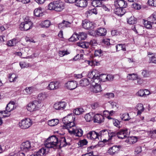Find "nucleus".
<instances>
[{"label": "nucleus", "instance_id": "obj_1", "mask_svg": "<svg viewBox=\"0 0 156 156\" xmlns=\"http://www.w3.org/2000/svg\"><path fill=\"white\" fill-rule=\"evenodd\" d=\"M44 145L49 148H52L54 149L61 148L69 145V143L66 141L65 137H61L58 139L55 136H52L49 137L44 142Z\"/></svg>", "mask_w": 156, "mask_h": 156}, {"label": "nucleus", "instance_id": "obj_2", "mask_svg": "<svg viewBox=\"0 0 156 156\" xmlns=\"http://www.w3.org/2000/svg\"><path fill=\"white\" fill-rule=\"evenodd\" d=\"M64 2L60 1H57L50 3L48 5V9L50 10L60 12L64 9Z\"/></svg>", "mask_w": 156, "mask_h": 156}, {"label": "nucleus", "instance_id": "obj_3", "mask_svg": "<svg viewBox=\"0 0 156 156\" xmlns=\"http://www.w3.org/2000/svg\"><path fill=\"white\" fill-rule=\"evenodd\" d=\"M33 23L29 17L26 16L24 20V22L22 23L20 26V28L22 31H27L31 29Z\"/></svg>", "mask_w": 156, "mask_h": 156}, {"label": "nucleus", "instance_id": "obj_4", "mask_svg": "<svg viewBox=\"0 0 156 156\" xmlns=\"http://www.w3.org/2000/svg\"><path fill=\"white\" fill-rule=\"evenodd\" d=\"M41 102L40 101L35 100L30 103L27 106V110L31 112L38 110L41 106Z\"/></svg>", "mask_w": 156, "mask_h": 156}, {"label": "nucleus", "instance_id": "obj_5", "mask_svg": "<svg viewBox=\"0 0 156 156\" xmlns=\"http://www.w3.org/2000/svg\"><path fill=\"white\" fill-rule=\"evenodd\" d=\"M32 121L29 118L23 119L19 123L20 127L22 129H25L29 128L32 125Z\"/></svg>", "mask_w": 156, "mask_h": 156}, {"label": "nucleus", "instance_id": "obj_6", "mask_svg": "<svg viewBox=\"0 0 156 156\" xmlns=\"http://www.w3.org/2000/svg\"><path fill=\"white\" fill-rule=\"evenodd\" d=\"M99 140L103 142H106L108 140L106 139L108 137L109 132L107 129H104L100 131L98 133Z\"/></svg>", "mask_w": 156, "mask_h": 156}, {"label": "nucleus", "instance_id": "obj_7", "mask_svg": "<svg viewBox=\"0 0 156 156\" xmlns=\"http://www.w3.org/2000/svg\"><path fill=\"white\" fill-rule=\"evenodd\" d=\"M21 150L23 151L27 152L33 150L34 148L32 146L30 142L27 141L23 142L21 146Z\"/></svg>", "mask_w": 156, "mask_h": 156}, {"label": "nucleus", "instance_id": "obj_8", "mask_svg": "<svg viewBox=\"0 0 156 156\" xmlns=\"http://www.w3.org/2000/svg\"><path fill=\"white\" fill-rule=\"evenodd\" d=\"M69 132L71 134L80 137L82 136L83 131L81 129L76 127L73 128L72 130H69Z\"/></svg>", "mask_w": 156, "mask_h": 156}, {"label": "nucleus", "instance_id": "obj_9", "mask_svg": "<svg viewBox=\"0 0 156 156\" xmlns=\"http://www.w3.org/2000/svg\"><path fill=\"white\" fill-rule=\"evenodd\" d=\"M87 137L89 139L96 141L99 140L98 133L94 131H91L87 134Z\"/></svg>", "mask_w": 156, "mask_h": 156}, {"label": "nucleus", "instance_id": "obj_10", "mask_svg": "<svg viewBox=\"0 0 156 156\" xmlns=\"http://www.w3.org/2000/svg\"><path fill=\"white\" fill-rule=\"evenodd\" d=\"M66 103L64 101H61L55 103L54 105V108L57 110H63L66 106Z\"/></svg>", "mask_w": 156, "mask_h": 156}, {"label": "nucleus", "instance_id": "obj_11", "mask_svg": "<svg viewBox=\"0 0 156 156\" xmlns=\"http://www.w3.org/2000/svg\"><path fill=\"white\" fill-rule=\"evenodd\" d=\"M77 83L76 81L72 80L68 82L65 84V87L70 90H73L77 87Z\"/></svg>", "mask_w": 156, "mask_h": 156}, {"label": "nucleus", "instance_id": "obj_12", "mask_svg": "<svg viewBox=\"0 0 156 156\" xmlns=\"http://www.w3.org/2000/svg\"><path fill=\"white\" fill-rule=\"evenodd\" d=\"M128 133L127 129L120 130L117 132V136L119 139H124L128 136Z\"/></svg>", "mask_w": 156, "mask_h": 156}, {"label": "nucleus", "instance_id": "obj_13", "mask_svg": "<svg viewBox=\"0 0 156 156\" xmlns=\"http://www.w3.org/2000/svg\"><path fill=\"white\" fill-rule=\"evenodd\" d=\"M82 26L83 28L87 30H92L94 28L93 23L88 20L83 21Z\"/></svg>", "mask_w": 156, "mask_h": 156}, {"label": "nucleus", "instance_id": "obj_14", "mask_svg": "<svg viewBox=\"0 0 156 156\" xmlns=\"http://www.w3.org/2000/svg\"><path fill=\"white\" fill-rule=\"evenodd\" d=\"M120 146H114L110 147L108 151V153L110 155H114L117 154L119 152Z\"/></svg>", "mask_w": 156, "mask_h": 156}, {"label": "nucleus", "instance_id": "obj_15", "mask_svg": "<svg viewBox=\"0 0 156 156\" xmlns=\"http://www.w3.org/2000/svg\"><path fill=\"white\" fill-rule=\"evenodd\" d=\"M101 75L97 74L95 77L93 79L90 80V84H99L98 83L101 81H104V80L102 79V77L101 76Z\"/></svg>", "mask_w": 156, "mask_h": 156}, {"label": "nucleus", "instance_id": "obj_16", "mask_svg": "<svg viewBox=\"0 0 156 156\" xmlns=\"http://www.w3.org/2000/svg\"><path fill=\"white\" fill-rule=\"evenodd\" d=\"M114 13L118 16H123L126 12V10L122 8L118 7H115L114 9Z\"/></svg>", "mask_w": 156, "mask_h": 156}, {"label": "nucleus", "instance_id": "obj_17", "mask_svg": "<svg viewBox=\"0 0 156 156\" xmlns=\"http://www.w3.org/2000/svg\"><path fill=\"white\" fill-rule=\"evenodd\" d=\"M59 83L58 81L51 82L48 84L47 88L50 90H56L59 87Z\"/></svg>", "mask_w": 156, "mask_h": 156}, {"label": "nucleus", "instance_id": "obj_18", "mask_svg": "<svg viewBox=\"0 0 156 156\" xmlns=\"http://www.w3.org/2000/svg\"><path fill=\"white\" fill-rule=\"evenodd\" d=\"M115 5L116 7L118 6V7L124 9L127 7V3L126 1L123 0H118L116 2H115Z\"/></svg>", "mask_w": 156, "mask_h": 156}, {"label": "nucleus", "instance_id": "obj_19", "mask_svg": "<svg viewBox=\"0 0 156 156\" xmlns=\"http://www.w3.org/2000/svg\"><path fill=\"white\" fill-rule=\"evenodd\" d=\"M94 122L101 123L104 122V117L102 115L97 114L94 115Z\"/></svg>", "mask_w": 156, "mask_h": 156}, {"label": "nucleus", "instance_id": "obj_20", "mask_svg": "<svg viewBox=\"0 0 156 156\" xmlns=\"http://www.w3.org/2000/svg\"><path fill=\"white\" fill-rule=\"evenodd\" d=\"M73 119V117L72 114H69L66 116L64 117L62 120V121L63 123V127L64 128L66 126V125L69 124L70 120Z\"/></svg>", "mask_w": 156, "mask_h": 156}, {"label": "nucleus", "instance_id": "obj_21", "mask_svg": "<svg viewBox=\"0 0 156 156\" xmlns=\"http://www.w3.org/2000/svg\"><path fill=\"white\" fill-rule=\"evenodd\" d=\"M76 4L77 6L85 7L87 6V0H76Z\"/></svg>", "mask_w": 156, "mask_h": 156}, {"label": "nucleus", "instance_id": "obj_22", "mask_svg": "<svg viewBox=\"0 0 156 156\" xmlns=\"http://www.w3.org/2000/svg\"><path fill=\"white\" fill-rule=\"evenodd\" d=\"M106 30L104 28H99L95 31L96 34L98 36H104L106 35Z\"/></svg>", "mask_w": 156, "mask_h": 156}, {"label": "nucleus", "instance_id": "obj_23", "mask_svg": "<svg viewBox=\"0 0 156 156\" xmlns=\"http://www.w3.org/2000/svg\"><path fill=\"white\" fill-rule=\"evenodd\" d=\"M15 102L14 101L9 102L6 107V110L7 112H10L14 109Z\"/></svg>", "mask_w": 156, "mask_h": 156}, {"label": "nucleus", "instance_id": "obj_24", "mask_svg": "<svg viewBox=\"0 0 156 156\" xmlns=\"http://www.w3.org/2000/svg\"><path fill=\"white\" fill-rule=\"evenodd\" d=\"M71 23L67 21H63L62 23L59 24L58 27L59 28H64L65 27H70Z\"/></svg>", "mask_w": 156, "mask_h": 156}, {"label": "nucleus", "instance_id": "obj_25", "mask_svg": "<svg viewBox=\"0 0 156 156\" xmlns=\"http://www.w3.org/2000/svg\"><path fill=\"white\" fill-rule=\"evenodd\" d=\"M80 84L81 86L85 87L90 84L89 79L84 78L80 81Z\"/></svg>", "mask_w": 156, "mask_h": 156}, {"label": "nucleus", "instance_id": "obj_26", "mask_svg": "<svg viewBox=\"0 0 156 156\" xmlns=\"http://www.w3.org/2000/svg\"><path fill=\"white\" fill-rule=\"evenodd\" d=\"M77 45L79 47L83 48H87L90 46V44L89 42L82 41L77 42Z\"/></svg>", "mask_w": 156, "mask_h": 156}, {"label": "nucleus", "instance_id": "obj_27", "mask_svg": "<svg viewBox=\"0 0 156 156\" xmlns=\"http://www.w3.org/2000/svg\"><path fill=\"white\" fill-rule=\"evenodd\" d=\"M93 87V91L94 92L97 93L101 91L102 90L101 88V86L100 84H92V85Z\"/></svg>", "mask_w": 156, "mask_h": 156}, {"label": "nucleus", "instance_id": "obj_28", "mask_svg": "<svg viewBox=\"0 0 156 156\" xmlns=\"http://www.w3.org/2000/svg\"><path fill=\"white\" fill-rule=\"evenodd\" d=\"M34 15L37 17H39L43 16V13L42 9L41 8L36 9L34 11Z\"/></svg>", "mask_w": 156, "mask_h": 156}, {"label": "nucleus", "instance_id": "obj_29", "mask_svg": "<svg viewBox=\"0 0 156 156\" xmlns=\"http://www.w3.org/2000/svg\"><path fill=\"white\" fill-rule=\"evenodd\" d=\"M148 20H150L153 24H156V12H154L148 17Z\"/></svg>", "mask_w": 156, "mask_h": 156}, {"label": "nucleus", "instance_id": "obj_30", "mask_svg": "<svg viewBox=\"0 0 156 156\" xmlns=\"http://www.w3.org/2000/svg\"><path fill=\"white\" fill-rule=\"evenodd\" d=\"M44 146L45 147H42L39 150L41 154V155L42 156H45L48 152V148H49L46 147L45 145Z\"/></svg>", "mask_w": 156, "mask_h": 156}, {"label": "nucleus", "instance_id": "obj_31", "mask_svg": "<svg viewBox=\"0 0 156 156\" xmlns=\"http://www.w3.org/2000/svg\"><path fill=\"white\" fill-rule=\"evenodd\" d=\"M44 146L45 147H42L39 150L41 154V155L42 156H45L48 152V148H49L46 147L45 145Z\"/></svg>", "mask_w": 156, "mask_h": 156}, {"label": "nucleus", "instance_id": "obj_32", "mask_svg": "<svg viewBox=\"0 0 156 156\" xmlns=\"http://www.w3.org/2000/svg\"><path fill=\"white\" fill-rule=\"evenodd\" d=\"M137 76L138 75L136 74L129 73L127 75V78L128 80H136V79H137Z\"/></svg>", "mask_w": 156, "mask_h": 156}, {"label": "nucleus", "instance_id": "obj_33", "mask_svg": "<svg viewBox=\"0 0 156 156\" xmlns=\"http://www.w3.org/2000/svg\"><path fill=\"white\" fill-rule=\"evenodd\" d=\"M59 123V120L57 119H52L48 122V125L51 126H55L57 125Z\"/></svg>", "mask_w": 156, "mask_h": 156}, {"label": "nucleus", "instance_id": "obj_34", "mask_svg": "<svg viewBox=\"0 0 156 156\" xmlns=\"http://www.w3.org/2000/svg\"><path fill=\"white\" fill-rule=\"evenodd\" d=\"M136 109L138 110L137 114L140 115L144 110L143 105L141 103L138 104L136 106Z\"/></svg>", "mask_w": 156, "mask_h": 156}, {"label": "nucleus", "instance_id": "obj_35", "mask_svg": "<svg viewBox=\"0 0 156 156\" xmlns=\"http://www.w3.org/2000/svg\"><path fill=\"white\" fill-rule=\"evenodd\" d=\"M9 112H7L6 110L0 111V118H4L9 117L10 115Z\"/></svg>", "mask_w": 156, "mask_h": 156}, {"label": "nucleus", "instance_id": "obj_36", "mask_svg": "<svg viewBox=\"0 0 156 156\" xmlns=\"http://www.w3.org/2000/svg\"><path fill=\"white\" fill-rule=\"evenodd\" d=\"M102 1L99 0H93L91 2L92 5L94 7H100Z\"/></svg>", "mask_w": 156, "mask_h": 156}, {"label": "nucleus", "instance_id": "obj_37", "mask_svg": "<svg viewBox=\"0 0 156 156\" xmlns=\"http://www.w3.org/2000/svg\"><path fill=\"white\" fill-rule=\"evenodd\" d=\"M104 52L101 49L95 50L94 51V55L95 56L101 57L104 54Z\"/></svg>", "mask_w": 156, "mask_h": 156}, {"label": "nucleus", "instance_id": "obj_38", "mask_svg": "<svg viewBox=\"0 0 156 156\" xmlns=\"http://www.w3.org/2000/svg\"><path fill=\"white\" fill-rule=\"evenodd\" d=\"M79 40H85L87 37V34L85 32H80L78 34Z\"/></svg>", "mask_w": 156, "mask_h": 156}, {"label": "nucleus", "instance_id": "obj_39", "mask_svg": "<svg viewBox=\"0 0 156 156\" xmlns=\"http://www.w3.org/2000/svg\"><path fill=\"white\" fill-rule=\"evenodd\" d=\"M95 70H93L89 72L87 75V77L90 80L93 79L96 76L97 74H96Z\"/></svg>", "mask_w": 156, "mask_h": 156}, {"label": "nucleus", "instance_id": "obj_40", "mask_svg": "<svg viewBox=\"0 0 156 156\" xmlns=\"http://www.w3.org/2000/svg\"><path fill=\"white\" fill-rule=\"evenodd\" d=\"M121 118L122 120L124 121H128L130 119L129 114L127 113H125L122 114H120Z\"/></svg>", "mask_w": 156, "mask_h": 156}, {"label": "nucleus", "instance_id": "obj_41", "mask_svg": "<svg viewBox=\"0 0 156 156\" xmlns=\"http://www.w3.org/2000/svg\"><path fill=\"white\" fill-rule=\"evenodd\" d=\"M148 55L150 58V62L156 63V56L153 53L151 54H148Z\"/></svg>", "mask_w": 156, "mask_h": 156}, {"label": "nucleus", "instance_id": "obj_42", "mask_svg": "<svg viewBox=\"0 0 156 156\" xmlns=\"http://www.w3.org/2000/svg\"><path fill=\"white\" fill-rule=\"evenodd\" d=\"M74 119L75 118H73V119H71L70 120V121H69V124H68L67 125H66V126L64 128L67 129L69 130V128L74 127L75 124L73 122V121H74Z\"/></svg>", "mask_w": 156, "mask_h": 156}, {"label": "nucleus", "instance_id": "obj_43", "mask_svg": "<svg viewBox=\"0 0 156 156\" xmlns=\"http://www.w3.org/2000/svg\"><path fill=\"white\" fill-rule=\"evenodd\" d=\"M84 112V109L82 108H80L75 109L73 111V113L75 114L78 115L82 114Z\"/></svg>", "mask_w": 156, "mask_h": 156}, {"label": "nucleus", "instance_id": "obj_44", "mask_svg": "<svg viewBox=\"0 0 156 156\" xmlns=\"http://www.w3.org/2000/svg\"><path fill=\"white\" fill-rule=\"evenodd\" d=\"M18 41L16 39H13L8 41L7 45L9 46H15L17 43Z\"/></svg>", "mask_w": 156, "mask_h": 156}, {"label": "nucleus", "instance_id": "obj_45", "mask_svg": "<svg viewBox=\"0 0 156 156\" xmlns=\"http://www.w3.org/2000/svg\"><path fill=\"white\" fill-rule=\"evenodd\" d=\"M116 51L122 50L124 51L126 50L125 45L123 44H119L115 46Z\"/></svg>", "mask_w": 156, "mask_h": 156}, {"label": "nucleus", "instance_id": "obj_46", "mask_svg": "<svg viewBox=\"0 0 156 156\" xmlns=\"http://www.w3.org/2000/svg\"><path fill=\"white\" fill-rule=\"evenodd\" d=\"M78 36L77 34H74L72 36L69 38V40L70 41L73 42L79 40Z\"/></svg>", "mask_w": 156, "mask_h": 156}, {"label": "nucleus", "instance_id": "obj_47", "mask_svg": "<svg viewBox=\"0 0 156 156\" xmlns=\"http://www.w3.org/2000/svg\"><path fill=\"white\" fill-rule=\"evenodd\" d=\"M127 22L130 24H133L136 23V20L134 16H131L128 19Z\"/></svg>", "mask_w": 156, "mask_h": 156}, {"label": "nucleus", "instance_id": "obj_48", "mask_svg": "<svg viewBox=\"0 0 156 156\" xmlns=\"http://www.w3.org/2000/svg\"><path fill=\"white\" fill-rule=\"evenodd\" d=\"M152 24H153L148 20H147L144 21V26L147 29H151L152 28Z\"/></svg>", "mask_w": 156, "mask_h": 156}, {"label": "nucleus", "instance_id": "obj_49", "mask_svg": "<svg viewBox=\"0 0 156 156\" xmlns=\"http://www.w3.org/2000/svg\"><path fill=\"white\" fill-rule=\"evenodd\" d=\"M51 22L48 20H46L41 23V26L42 27L47 28L50 25Z\"/></svg>", "mask_w": 156, "mask_h": 156}, {"label": "nucleus", "instance_id": "obj_50", "mask_svg": "<svg viewBox=\"0 0 156 156\" xmlns=\"http://www.w3.org/2000/svg\"><path fill=\"white\" fill-rule=\"evenodd\" d=\"M141 74L144 77H147L150 76L151 72L146 70H144L142 72Z\"/></svg>", "mask_w": 156, "mask_h": 156}, {"label": "nucleus", "instance_id": "obj_51", "mask_svg": "<svg viewBox=\"0 0 156 156\" xmlns=\"http://www.w3.org/2000/svg\"><path fill=\"white\" fill-rule=\"evenodd\" d=\"M47 97V96L45 93H41L38 94L37 98L39 100L42 101L44 100Z\"/></svg>", "mask_w": 156, "mask_h": 156}, {"label": "nucleus", "instance_id": "obj_52", "mask_svg": "<svg viewBox=\"0 0 156 156\" xmlns=\"http://www.w3.org/2000/svg\"><path fill=\"white\" fill-rule=\"evenodd\" d=\"M17 78L15 74H9V81L11 82H14L16 81V79Z\"/></svg>", "mask_w": 156, "mask_h": 156}, {"label": "nucleus", "instance_id": "obj_53", "mask_svg": "<svg viewBox=\"0 0 156 156\" xmlns=\"http://www.w3.org/2000/svg\"><path fill=\"white\" fill-rule=\"evenodd\" d=\"M103 76H105L106 80L112 81L114 78V76L112 75L109 74L106 76L105 74H101V76L102 77Z\"/></svg>", "mask_w": 156, "mask_h": 156}, {"label": "nucleus", "instance_id": "obj_54", "mask_svg": "<svg viewBox=\"0 0 156 156\" xmlns=\"http://www.w3.org/2000/svg\"><path fill=\"white\" fill-rule=\"evenodd\" d=\"M33 87H27L25 88L23 92L24 93H26V94H30L32 92L33 90Z\"/></svg>", "mask_w": 156, "mask_h": 156}, {"label": "nucleus", "instance_id": "obj_55", "mask_svg": "<svg viewBox=\"0 0 156 156\" xmlns=\"http://www.w3.org/2000/svg\"><path fill=\"white\" fill-rule=\"evenodd\" d=\"M87 14H89L90 15H91L92 14H94L96 15L98 13L97 11L95 8L90 10H89L87 11Z\"/></svg>", "mask_w": 156, "mask_h": 156}, {"label": "nucleus", "instance_id": "obj_56", "mask_svg": "<svg viewBox=\"0 0 156 156\" xmlns=\"http://www.w3.org/2000/svg\"><path fill=\"white\" fill-rule=\"evenodd\" d=\"M69 54V53L67 51L63 50L60 51L59 52V55L60 57H62L64 56L67 55Z\"/></svg>", "mask_w": 156, "mask_h": 156}, {"label": "nucleus", "instance_id": "obj_57", "mask_svg": "<svg viewBox=\"0 0 156 156\" xmlns=\"http://www.w3.org/2000/svg\"><path fill=\"white\" fill-rule=\"evenodd\" d=\"M147 3L150 6H156V0H148Z\"/></svg>", "mask_w": 156, "mask_h": 156}, {"label": "nucleus", "instance_id": "obj_58", "mask_svg": "<svg viewBox=\"0 0 156 156\" xmlns=\"http://www.w3.org/2000/svg\"><path fill=\"white\" fill-rule=\"evenodd\" d=\"M85 118L87 122H90L92 119V116L90 113L87 114L85 116Z\"/></svg>", "mask_w": 156, "mask_h": 156}, {"label": "nucleus", "instance_id": "obj_59", "mask_svg": "<svg viewBox=\"0 0 156 156\" xmlns=\"http://www.w3.org/2000/svg\"><path fill=\"white\" fill-rule=\"evenodd\" d=\"M117 136V132H109V135L108 137L109 138L108 139V140H111L112 138L115 136Z\"/></svg>", "mask_w": 156, "mask_h": 156}, {"label": "nucleus", "instance_id": "obj_60", "mask_svg": "<svg viewBox=\"0 0 156 156\" xmlns=\"http://www.w3.org/2000/svg\"><path fill=\"white\" fill-rule=\"evenodd\" d=\"M137 95L139 96H143L148 94H145V92L143 90H139L137 93Z\"/></svg>", "mask_w": 156, "mask_h": 156}, {"label": "nucleus", "instance_id": "obj_61", "mask_svg": "<svg viewBox=\"0 0 156 156\" xmlns=\"http://www.w3.org/2000/svg\"><path fill=\"white\" fill-rule=\"evenodd\" d=\"M105 95L107 98L111 99L113 98L114 97V94L111 93H107L105 94Z\"/></svg>", "mask_w": 156, "mask_h": 156}, {"label": "nucleus", "instance_id": "obj_62", "mask_svg": "<svg viewBox=\"0 0 156 156\" xmlns=\"http://www.w3.org/2000/svg\"><path fill=\"white\" fill-rule=\"evenodd\" d=\"M79 145L80 147H82L83 146L87 145V141L86 140L83 139L81 140L79 142Z\"/></svg>", "mask_w": 156, "mask_h": 156}, {"label": "nucleus", "instance_id": "obj_63", "mask_svg": "<svg viewBox=\"0 0 156 156\" xmlns=\"http://www.w3.org/2000/svg\"><path fill=\"white\" fill-rule=\"evenodd\" d=\"M113 125L114 126H116L117 127H120V122L117 119H114L113 120Z\"/></svg>", "mask_w": 156, "mask_h": 156}, {"label": "nucleus", "instance_id": "obj_64", "mask_svg": "<svg viewBox=\"0 0 156 156\" xmlns=\"http://www.w3.org/2000/svg\"><path fill=\"white\" fill-rule=\"evenodd\" d=\"M89 43L90 44V47L96 46L97 44V42L95 40H91Z\"/></svg>", "mask_w": 156, "mask_h": 156}]
</instances>
